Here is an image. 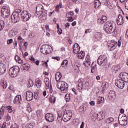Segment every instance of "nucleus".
Listing matches in <instances>:
<instances>
[{
    "label": "nucleus",
    "instance_id": "f257e3e1",
    "mask_svg": "<svg viewBox=\"0 0 128 128\" xmlns=\"http://www.w3.org/2000/svg\"><path fill=\"white\" fill-rule=\"evenodd\" d=\"M116 26V23L114 21H108L106 22L104 24V32L106 34H112L114 32L116 29L114 28V26Z\"/></svg>",
    "mask_w": 128,
    "mask_h": 128
},
{
    "label": "nucleus",
    "instance_id": "f03ea898",
    "mask_svg": "<svg viewBox=\"0 0 128 128\" xmlns=\"http://www.w3.org/2000/svg\"><path fill=\"white\" fill-rule=\"evenodd\" d=\"M36 14L38 16H39L42 20H46V16H48V14L46 12H44V6L42 5H38L36 8Z\"/></svg>",
    "mask_w": 128,
    "mask_h": 128
},
{
    "label": "nucleus",
    "instance_id": "7ed1b4c3",
    "mask_svg": "<svg viewBox=\"0 0 128 128\" xmlns=\"http://www.w3.org/2000/svg\"><path fill=\"white\" fill-rule=\"evenodd\" d=\"M62 120L66 122H68L72 118V112L70 110H68L66 109L64 110L62 112Z\"/></svg>",
    "mask_w": 128,
    "mask_h": 128
},
{
    "label": "nucleus",
    "instance_id": "20e7f679",
    "mask_svg": "<svg viewBox=\"0 0 128 128\" xmlns=\"http://www.w3.org/2000/svg\"><path fill=\"white\" fill-rule=\"evenodd\" d=\"M20 69L18 66H14L9 69L8 74L11 78H16L18 74Z\"/></svg>",
    "mask_w": 128,
    "mask_h": 128
},
{
    "label": "nucleus",
    "instance_id": "39448f33",
    "mask_svg": "<svg viewBox=\"0 0 128 128\" xmlns=\"http://www.w3.org/2000/svg\"><path fill=\"white\" fill-rule=\"evenodd\" d=\"M56 88L61 92H66L68 88V85L64 81H60L58 82Z\"/></svg>",
    "mask_w": 128,
    "mask_h": 128
},
{
    "label": "nucleus",
    "instance_id": "423d86ee",
    "mask_svg": "<svg viewBox=\"0 0 128 128\" xmlns=\"http://www.w3.org/2000/svg\"><path fill=\"white\" fill-rule=\"evenodd\" d=\"M97 62L98 64L100 66H106L108 64V58L106 56H100Z\"/></svg>",
    "mask_w": 128,
    "mask_h": 128
},
{
    "label": "nucleus",
    "instance_id": "0eeeda50",
    "mask_svg": "<svg viewBox=\"0 0 128 128\" xmlns=\"http://www.w3.org/2000/svg\"><path fill=\"white\" fill-rule=\"evenodd\" d=\"M10 8L6 6H3L1 10V14L2 18H8L10 15Z\"/></svg>",
    "mask_w": 128,
    "mask_h": 128
},
{
    "label": "nucleus",
    "instance_id": "6e6552de",
    "mask_svg": "<svg viewBox=\"0 0 128 128\" xmlns=\"http://www.w3.org/2000/svg\"><path fill=\"white\" fill-rule=\"evenodd\" d=\"M31 16L32 15L26 10L22 11L21 14V18L24 22H28Z\"/></svg>",
    "mask_w": 128,
    "mask_h": 128
},
{
    "label": "nucleus",
    "instance_id": "1a4fd4ad",
    "mask_svg": "<svg viewBox=\"0 0 128 128\" xmlns=\"http://www.w3.org/2000/svg\"><path fill=\"white\" fill-rule=\"evenodd\" d=\"M12 106H2L0 110V120H2V116H4V110L7 108L8 112L10 113L12 112Z\"/></svg>",
    "mask_w": 128,
    "mask_h": 128
},
{
    "label": "nucleus",
    "instance_id": "9d476101",
    "mask_svg": "<svg viewBox=\"0 0 128 128\" xmlns=\"http://www.w3.org/2000/svg\"><path fill=\"white\" fill-rule=\"evenodd\" d=\"M119 78L120 80H122L123 82H128V74L124 72H121L119 74Z\"/></svg>",
    "mask_w": 128,
    "mask_h": 128
},
{
    "label": "nucleus",
    "instance_id": "9b49d317",
    "mask_svg": "<svg viewBox=\"0 0 128 128\" xmlns=\"http://www.w3.org/2000/svg\"><path fill=\"white\" fill-rule=\"evenodd\" d=\"M12 22L16 24L20 22V14L16 13H13L11 16Z\"/></svg>",
    "mask_w": 128,
    "mask_h": 128
},
{
    "label": "nucleus",
    "instance_id": "f8f14e48",
    "mask_svg": "<svg viewBox=\"0 0 128 128\" xmlns=\"http://www.w3.org/2000/svg\"><path fill=\"white\" fill-rule=\"evenodd\" d=\"M120 124L122 126H126L128 124V117L126 116H122L118 120Z\"/></svg>",
    "mask_w": 128,
    "mask_h": 128
},
{
    "label": "nucleus",
    "instance_id": "ddd939ff",
    "mask_svg": "<svg viewBox=\"0 0 128 128\" xmlns=\"http://www.w3.org/2000/svg\"><path fill=\"white\" fill-rule=\"evenodd\" d=\"M115 84L116 86L118 87V88H120L121 90H122V88H124V82L122 80H120V79L119 80H116Z\"/></svg>",
    "mask_w": 128,
    "mask_h": 128
},
{
    "label": "nucleus",
    "instance_id": "4468645a",
    "mask_svg": "<svg viewBox=\"0 0 128 128\" xmlns=\"http://www.w3.org/2000/svg\"><path fill=\"white\" fill-rule=\"evenodd\" d=\"M40 52L43 54H48V45L46 44L42 46Z\"/></svg>",
    "mask_w": 128,
    "mask_h": 128
},
{
    "label": "nucleus",
    "instance_id": "2eb2a0df",
    "mask_svg": "<svg viewBox=\"0 0 128 128\" xmlns=\"http://www.w3.org/2000/svg\"><path fill=\"white\" fill-rule=\"evenodd\" d=\"M34 98V94L30 90L26 92V100L28 102H30Z\"/></svg>",
    "mask_w": 128,
    "mask_h": 128
},
{
    "label": "nucleus",
    "instance_id": "dca6fc26",
    "mask_svg": "<svg viewBox=\"0 0 128 128\" xmlns=\"http://www.w3.org/2000/svg\"><path fill=\"white\" fill-rule=\"evenodd\" d=\"M6 70V66L4 64L0 62V74H4Z\"/></svg>",
    "mask_w": 128,
    "mask_h": 128
},
{
    "label": "nucleus",
    "instance_id": "f3484780",
    "mask_svg": "<svg viewBox=\"0 0 128 128\" xmlns=\"http://www.w3.org/2000/svg\"><path fill=\"white\" fill-rule=\"evenodd\" d=\"M116 23L118 26H122L124 24V18L122 14H120L116 19Z\"/></svg>",
    "mask_w": 128,
    "mask_h": 128
},
{
    "label": "nucleus",
    "instance_id": "a211bd4d",
    "mask_svg": "<svg viewBox=\"0 0 128 128\" xmlns=\"http://www.w3.org/2000/svg\"><path fill=\"white\" fill-rule=\"evenodd\" d=\"M106 118V115L104 112L101 111L98 112L97 114V120H102Z\"/></svg>",
    "mask_w": 128,
    "mask_h": 128
},
{
    "label": "nucleus",
    "instance_id": "6ab92c4d",
    "mask_svg": "<svg viewBox=\"0 0 128 128\" xmlns=\"http://www.w3.org/2000/svg\"><path fill=\"white\" fill-rule=\"evenodd\" d=\"M80 45L78 44H75L73 46V52L75 54H77L79 53L80 50Z\"/></svg>",
    "mask_w": 128,
    "mask_h": 128
},
{
    "label": "nucleus",
    "instance_id": "aec40b11",
    "mask_svg": "<svg viewBox=\"0 0 128 128\" xmlns=\"http://www.w3.org/2000/svg\"><path fill=\"white\" fill-rule=\"evenodd\" d=\"M14 102L16 104H22V96L20 95L16 96L14 100Z\"/></svg>",
    "mask_w": 128,
    "mask_h": 128
},
{
    "label": "nucleus",
    "instance_id": "412c9836",
    "mask_svg": "<svg viewBox=\"0 0 128 128\" xmlns=\"http://www.w3.org/2000/svg\"><path fill=\"white\" fill-rule=\"evenodd\" d=\"M86 62H84V66H90L92 62H90V56L87 55L86 58Z\"/></svg>",
    "mask_w": 128,
    "mask_h": 128
},
{
    "label": "nucleus",
    "instance_id": "4be33fe9",
    "mask_svg": "<svg viewBox=\"0 0 128 128\" xmlns=\"http://www.w3.org/2000/svg\"><path fill=\"white\" fill-rule=\"evenodd\" d=\"M120 70V66H114L112 67V71L114 72V74H118Z\"/></svg>",
    "mask_w": 128,
    "mask_h": 128
},
{
    "label": "nucleus",
    "instance_id": "5701e85b",
    "mask_svg": "<svg viewBox=\"0 0 128 128\" xmlns=\"http://www.w3.org/2000/svg\"><path fill=\"white\" fill-rule=\"evenodd\" d=\"M108 98L110 100L116 98V92L114 90H110L109 92Z\"/></svg>",
    "mask_w": 128,
    "mask_h": 128
},
{
    "label": "nucleus",
    "instance_id": "b1692460",
    "mask_svg": "<svg viewBox=\"0 0 128 128\" xmlns=\"http://www.w3.org/2000/svg\"><path fill=\"white\" fill-rule=\"evenodd\" d=\"M106 22V16H102V18H99L98 20V24H104Z\"/></svg>",
    "mask_w": 128,
    "mask_h": 128
},
{
    "label": "nucleus",
    "instance_id": "393cba45",
    "mask_svg": "<svg viewBox=\"0 0 128 128\" xmlns=\"http://www.w3.org/2000/svg\"><path fill=\"white\" fill-rule=\"evenodd\" d=\"M104 98L98 96L97 98V104H104Z\"/></svg>",
    "mask_w": 128,
    "mask_h": 128
},
{
    "label": "nucleus",
    "instance_id": "a878e982",
    "mask_svg": "<svg viewBox=\"0 0 128 128\" xmlns=\"http://www.w3.org/2000/svg\"><path fill=\"white\" fill-rule=\"evenodd\" d=\"M116 41H111V42L110 44V48H111V50H116Z\"/></svg>",
    "mask_w": 128,
    "mask_h": 128
},
{
    "label": "nucleus",
    "instance_id": "bb28decb",
    "mask_svg": "<svg viewBox=\"0 0 128 128\" xmlns=\"http://www.w3.org/2000/svg\"><path fill=\"white\" fill-rule=\"evenodd\" d=\"M62 77V75L60 72H57L56 74V82H58Z\"/></svg>",
    "mask_w": 128,
    "mask_h": 128
},
{
    "label": "nucleus",
    "instance_id": "cd10ccee",
    "mask_svg": "<svg viewBox=\"0 0 128 128\" xmlns=\"http://www.w3.org/2000/svg\"><path fill=\"white\" fill-rule=\"evenodd\" d=\"M95 38L97 40H102V33L97 32L96 33L95 35Z\"/></svg>",
    "mask_w": 128,
    "mask_h": 128
},
{
    "label": "nucleus",
    "instance_id": "c85d7f7f",
    "mask_svg": "<svg viewBox=\"0 0 128 128\" xmlns=\"http://www.w3.org/2000/svg\"><path fill=\"white\" fill-rule=\"evenodd\" d=\"M49 100L50 104H54V102H56V96H54V94L50 95V97L49 98Z\"/></svg>",
    "mask_w": 128,
    "mask_h": 128
},
{
    "label": "nucleus",
    "instance_id": "c756f323",
    "mask_svg": "<svg viewBox=\"0 0 128 128\" xmlns=\"http://www.w3.org/2000/svg\"><path fill=\"white\" fill-rule=\"evenodd\" d=\"M85 56H86V54L82 51H81L78 54V58H80V60L84 59V58Z\"/></svg>",
    "mask_w": 128,
    "mask_h": 128
},
{
    "label": "nucleus",
    "instance_id": "7c9ffc66",
    "mask_svg": "<svg viewBox=\"0 0 128 128\" xmlns=\"http://www.w3.org/2000/svg\"><path fill=\"white\" fill-rule=\"evenodd\" d=\"M0 86H2L4 90L8 86V82L6 80H2L0 82Z\"/></svg>",
    "mask_w": 128,
    "mask_h": 128
},
{
    "label": "nucleus",
    "instance_id": "2f4dec72",
    "mask_svg": "<svg viewBox=\"0 0 128 128\" xmlns=\"http://www.w3.org/2000/svg\"><path fill=\"white\" fill-rule=\"evenodd\" d=\"M94 4L95 8H98L102 6V3H100V0H95Z\"/></svg>",
    "mask_w": 128,
    "mask_h": 128
},
{
    "label": "nucleus",
    "instance_id": "473e14b6",
    "mask_svg": "<svg viewBox=\"0 0 128 128\" xmlns=\"http://www.w3.org/2000/svg\"><path fill=\"white\" fill-rule=\"evenodd\" d=\"M54 120V116L52 114L48 113V122H52Z\"/></svg>",
    "mask_w": 128,
    "mask_h": 128
},
{
    "label": "nucleus",
    "instance_id": "72a5a7b5",
    "mask_svg": "<svg viewBox=\"0 0 128 128\" xmlns=\"http://www.w3.org/2000/svg\"><path fill=\"white\" fill-rule=\"evenodd\" d=\"M36 86L38 88H40L42 86V80L40 78H37L36 80Z\"/></svg>",
    "mask_w": 128,
    "mask_h": 128
},
{
    "label": "nucleus",
    "instance_id": "f704fd0d",
    "mask_svg": "<svg viewBox=\"0 0 128 128\" xmlns=\"http://www.w3.org/2000/svg\"><path fill=\"white\" fill-rule=\"evenodd\" d=\"M14 58L16 62H18V64H24V60H22L18 55L15 56Z\"/></svg>",
    "mask_w": 128,
    "mask_h": 128
},
{
    "label": "nucleus",
    "instance_id": "c9c22d12",
    "mask_svg": "<svg viewBox=\"0 0 128 128\" xmlns=\"http://www.w3.org/2000/svg\"><path fill=\"white\" fill-rule=\"evenodd\" d=\"M78 82L79 84H78V88H80L81 90L82 88V87L84 86V81H82V79H79L78 80Z\"/></svg>",
    "mask_w": 128,
    "mask_h": 128
},
{
    "label": "nucleus",
    "instance_id": "e433bc0d",
    "mask_svg": "<svg viewBox=\"0 0 128 128\" xmlns=\"http://www.w3.org/2000/svg\"><path fill=\"white\" fill-rule=\"evenodd\" d=\"M106 86H108V82H104L102 84V92H104V90H106Z\"/></svg>",
    "mask_w": 128,
    "mask_h": 128
},
{
    "label": "nucleus",
    "instance_id": "4c0bfd02",
    "mask_svg": "<svg viewBox=\"0 0 128 128\" xmlns=\"http://www.w3.org/2000/svg\"><path fill=\"white\" fill-rule=\"evenodd\" d=\"M4 28V20H0V31Z\"/></svg>",
    "mask_w": 128,
    "mask_h": 128
},
{
    "label": "nucleus",
    "instance_id": "58836bf2",
    "mask_svg": "<svg viewBox=\"0 0 128 128\" xmlns=\"http://www.w3.org/2000/svg\"><path fill=\"white\" fill-rule=\"evenodd\" d=\"M21 68L22 70H28V66L24 64L21 66Z\"/></svg>",
    "mask_w": 128,
    "mask_h": 128
},
{
    "label": "nucleus",
    "instance_id": "ea45409f",
    "mask_svg": "<svg viewBox=\"0 0 128 128\" xmlns=\"http://www.w3.org/2000/svg\"><path fill=\"white\" fill-rule=\"evenodd\" d=\"M44 82L46 84V90L48 88V78H45L44 79Z\"/></svg>",
    "mask_w": 128,
    "mask_h": 128
},
{
    "label": "nucleus",
    "instance_id": "a19ab883",
    "mask_svg": "<svg viewBox=\"0 0 128 128\" xmlns=\"http://www.w3.org/2000/svg\"><path fill=\"white\" fill-rule=\"evenodd\" d=\"M28 86L30 88L31 86H34V81L32 80V79H30L28 82Z\"/></svg>",
    "mask_w": 128,
    "mask_h": 128
},
{
    "label": "nucleus",
    "instance_id": "79ce46f5",
    "mask_svg": "<svg viewBox=\"0 0 128 128\" xmlns=\"http://www.w3.org/2000/svg\"><path fill=\"white\" fill-rule=\"evenodd\" d=\"M108 8H110V10H112V8H116V6H114V4L110 3L108 4Z\"/></svg>",
    "mask_w": 128,
    "mask_h": 128
},
{
    "label": "nucleus",
    "instance_id": "37998d69",
    "mask_svg": "<svg viewBox=\"0 0 128 128\" xmlns=\"http://www.w3.org/2000/svg\"><path fill=\"white\" fill-rule=\"evenodd\" d=\"M66 102H70V94H66L65 96Z\"/></svg>",
    "mask_w": 128,
    "mask_h": 128
},
{
    "label": "nucleus",
    "instance_id": "c03bdc74",
    "mask_svg": "<svg viewBox=\"0 0 128 128\" xmlns=\"http://www.w3.org/2000/svg\"><path fill=\"white\" fill-rule=\"evenodd\" d=\"M22 12V8H19L18 9H16L15 12H13V14H20Z\"/></svg>",
    "mask_w": 128,
    "mask_h": 128
},
{
    "label": "nucleus",
    "instance_id": "a18cd8bd",
    "mask_svg": "<svg viewBox=\"0 0 128 128\" xmlns=\"http://www.w3.org/2000/svg\"><path fill=\"white\" fill-rule=\"evenodd\" d=\"M64 64H65L66 66H68V61L66 60H63L61 64V66H64Z\"/></svg>",
    "mask_w": 128,
    "mask_h": 128
},
{
    "label": "nucleus",
    "instance_id": "49530a36",
    "mask_svg": "<svg viewBox=\"0 0 128 128\" xmlns=\"http://www.w3.org/2000/svg\"><path fill=\"white\" fill-rule=\"evenodd\" d=\"M110 0H104V4L105 6H108V4H110Z\"/></svg>",
    "mask_w": 128,
    "mask_h": 128
},
{
    "label": "nucleus",
    "instance_id": "de8ad7c7",
    "mask_svg": "<svg viewBox=\"0 0 128 128\" xmlns=\"http://www.w3.org/2000/svg\"><path fill=\"white\" fill-rule=\"evenodd\" d=\"M48 60H47L46 62H44L42 64V65L44 66H45L46 68H48Z\"/></svg>",
    "mask_w": 128,
    "mask_h": 128
},
{
    "label": "nucleus",
    "instance_id": "09e8293b",
    "mask_svg": "<svg viewBox=\"0 0 128 128\" xmlns=\"http://www.w3.org/2000/svg\"><path fill=\"white\" fill-rule=\"evenodd\" d=\"M57 8H62V2H59V4L56 6Z\"/></svg>",
    "mask_w": 128,
    "mask_h": 128
},
{
    "label": "nucleus",
    "instance_id": "8fccbe9b",
    "mask_svg": "<svg viewBox=\"0 0 128 128\" xmlns=\"http://www.w3.org/2000/svg\"><path fill=\"white\" fill-rule=\"evenodd\" d=\"M105 122L106 124H110V122H110V118H107L105 120Z\"/></svg>",
    "mask_w": 128,
    "mask_h": 128
},
{
    "label": "nucleus",
    "instance_id": "3c124183",
    "mask_svg": "<svg viewBox=\"0 0 128 128\" xmlns=\"http://www.w3.org/2000/svg\"><path fill=\"white\" fill-rule=\"evenodd\" d=\"M26 128H34V126L32 124H28L26 125Z\"/></svg>",
    "mask_w": 128,
    "mask_h": 128
},
{
    "label": "nucleus",
    "instance_id": "603ef678",
    "mask_svg": "<svg viewBox=\"0 0 128 128\" xmlns=\"http://www.w3.org/2000/svg\"><path fill=\"white\" fill-rule=\"evenodd\" d=\"M83 86H88L90 84H88V81L84 82L83 83Z\"/></svg>",
    "mask_w": 128,
    "mask_h": 128
},
{
    "label": "nucleus",
    "instance_id": "864d4df0",
    "mask_svg": "<svg viewBox=\"0 0 128 128\" xmlns=\"http://www.w3.org/2000/svg\"><path fill=\"white\" fill-rule=\"evenodd\" d=\"M6 120L7 122H8V120H10V114H7L6 116Z\"/></svg>",
    "mask_w": 128,
    "mask_h": 128
},
{
    "label": "nucleus",
    "instance_id": "5fc2aeb1",
    "mask_svg": "<svg viewBox=\"0 0 128 128\" xmlns=\"http://www.w3.org/2000/svg\"><path fill=\"white\" fill-rule=\"evenodd\" d=\"M92 32V29H87L85 30V34H90Z\"/></svg>",
    "mask_w": 128,
    "mask_h": 128
},
{
    "label": "nucleus",
    "instance_id": "6e6d98bb",
    "mask_svg": "<svg viewBox=\"0 0 128 128\" xmlns=\"http://www.w3.org/2000/svg\"><path fill=\"white\" fill-rule=\"evenodd\" d=\"M68 22H72L74 21V18H72V17L70 16H68Z\"/></svg>",
    "mask_w": 128,
    "mask_h": 128
},
{
    "label": "nucleus",
    "instance_id": "4d7b16f0",
    "mask_svg": "<svg viewBox=\"0 0 128 128\" xmlns=\"http://www.w3.org/2000/svg\"><path fill=\"white\" fill-rule=\"evenodd\" d=\"M12 42V39H9L7 40L8 44H10Z\"/></svg>",
    "mask_w": 128,
    "mask_h": 128
},
{
    "label": "nucleus",
    "instance_id": "13d9d810",
    "mask_svg": "<svg viewBox=\"0 0 128 128\" xmlns=\"http://www.w3.org/2000/svg\"><path fill=\"white\" fill-rule=\"evenodd\" d=\"M6 128V123L4 122L2 124V125L1 128Z\"/></svg>",
    "mask_w": 128,
    "mask_h": 128
},
{
    "label": "nucleus",
    "instance_id": "bf43d9fd",
    "mask_svg": "<svg viewBox=\"0 0 128 128\" xmlns=\"http://www.w3.org/2000/svg\"><path fill=\"white\" fill-rule=\"evenodd\" d=\"M52 58H54V60H60V58L58 56H52Z\"/></svg>",
    "mask_w": 128,
    "mask_h": 128
},
{
    "label": "nucleus",
    "instance_id": "052dcab7",
    "mask_svg": "<svg viewBox=\"0 0 128 128\" xmlns=\"http://www.w3.org/2000/svg\"><path fill=\"white\" fill-rule=\"evenodd\" d=\"M66 16H74V12H70V13H68L66 14Z\"/></svg>",
    "mask_w": 128,
    "mask_h": 128
},
{
    "label": "nucleus",
    "instance_id": "680f3d73",
    "mask_svg": "<svg viewBox=\"0 0 128 128\" xmlns=\"http://www.w3.org/2000/svg\"><path fill=\"white\" fill-rule=\"evenodd\" d=\"M125 38L128 40V29H127L126 33L125 34Z\"/></svg>",
    "mask_w": 128,
    "mask_h": 128
},
{
    "label": "nucleus",
    "instance_id": "e2e57ef3",
    "mask_svg": "<svg viewBox=\"0 0 128 128\" xmlns=\"http://www.w3.org/2000/svg\"><path fill=\"white\" fill-rule=\"evenodd\" d=\"M90 104L92 106H94V104H96V102H94V101H91L90 102Z\"/></svg>",
    "mask_w": 128,
    "mask_h": 128
},
{
    "label": "nucleus",
    "instance_id": "0e129e2a",
    "mask_svg": "<svg viewBox=\"0 0 128 128\" xmlns=\"http://www.w3.org/2000/svg\"><path fill=\"white\" fill-rule=\"evenodd\" d=\"M62 29H58V34H62Z\"/></svg>",
    "mask_w": 128,
    "mask_h": 128
},
{
    "label": "nucleus",
    "instance_id": "69168bd1",
    "mask_svg": "<svg viewBox=\"0 0 128 128\" xmlns=\"http://www.w3.org/2000/svg\"><path fill=\"white\" fill-rule=\"evenodd\" d=\"M70 23H68V22H67V23H66V24H65V26H66V28H70Z\"/></svg>",
    "mask_w": 128,
    "mask_h": 128
},
{
    "label": "nucleus",
    "instance_id": "338daca9",
    "mask_svg": "<svg viewBox=\"0 0 128 128\" xmlns=\"http://www.w3.org/2000/svg\"><path fill=\"white\" fill-rule=\"evenodd\" d=\"M58 120L59 122H62V117L58 118Z\"/></svg>",
    "mask_w": 128,
    "mask_h": 128
},
{
    "label": "nucleus",
    "instance_id": "774afa93",
    "mask_svg": "<svg viewBox=\"0 0 128 128\" xmlns=\"http://www.w3.org/2000/svg\"><path fill=\"white\" fill-rule=\"evenodd\" d=\"M84 122H82L80 126V128H84Z\"/></svg>",
    "mask_w": 128,
    "mask_h": 128
}]
</instances>
